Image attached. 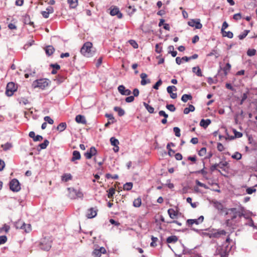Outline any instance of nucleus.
<instances>
[{"label": "nucleus", "mask_w": 257, "mask_h": 257, "mask_svg": "<svg viewBox=\"0 0 257 257\" xmlns=\"http://www.w3.org/2000/svg\"><path fill=\"white\" fill-rule=\"evenodd\" d=\"M92 43L90 42L85 43L80 50L81 53L84 56L90 57L92 56Z\"/></svg>", "instance_id": "obj_1"}, {"label": "nucleus", "mask_w": 257, "mask_h": 257, "mask_svg": "<svg viewBox=\"0 0 257 257\" xmlns=\"http://www.w3.org/2000/svg\"><path fill=\"white\" fill-rule=\"evenodd\" d=\"M231 211L230 213V218L231 219H228L226 220V223L228 226H231L232 225L231 221H233L235 220L237 217L238 219H240L241 216L243 215L242 213H241L239 210H238L236 208H233L230 209Z\"/></svg>", "instance_id": "obj_2"}, {"label": "nucleus", "mask_w": 257, "mask_h": 257, "mask_svg": "<svg viewBox=\"0 0 257 257\" xmlns=\"http://www.w3.org/2000/svg\"><path fill=\"white\" fill-rule=\"evenodd\" d=\"M48 79H40L34 81L32 83V87L34 88H39L42 89H45L49 84Z\"/></svg>", "instance_id": "obj_3"}, {"label": "nucleus", "mask_w": 257, "mask_h": 257, "mask_svg": "<svg viewBox=\"0 0 257 257\" xmlns=\"http://www.w3.org/2000/svg\"><path fill=\"white\" fill-rule=\"evenodd\" d=\"M17 90V87H16L15 84L14 82H9L7 85L6 94L8 96H11Z\"/></svg>", "instance_id": "obj_4"}, {"label": "nucleus", "mask_w": 257, "mask_h": 257, "mask_svg": "<svg viewBox=\"0 0 257 257\" xmlns=\"http://www.w3.org/2000/svg\"><path fill=\"white\" fill-rule=\"evenodd\" d=\"M10 188L13 192H18L21 190L20 184L17 179H13L10 181Z\"/></svg>", "instance_id": "obj_5"}, {"label": "nucleus", "mask_w": 257, "mask_h": 257, "mask_svg": "<svg viewBox=\"0 0 257 257\" xmlns=\"http://www.w3.org/2000/svg\"><path fill=\"white\" fill-rule=\"evenodd\" d=\"M51 241L46 238H44L40 244L41 249L45 251L49 250L51 248Z\"/></svg>", "instance_id": "obj_6"}, {"label": "nucleus", "mask_w": 257, "mask_h": 257, "mask_svg": "<svg viewBox=\"0 0 257 257\" xmlns=\"http://www.w3.org/2000/svg\"><path fill=\"white\" fill-rule=\"evenodd\" d=\"M110 14L112 16L116 15L118 19H121L122 17V13L120 12L119 9L116 6L110 8Z\"/></svg>", "instance_id": "obj_7"}, {"label": "nucleus", "mask_w": 257, "mask_h": 257, "mask_svg": "<svg viewBox=\"0 0 257 257\" xmlns=\"http://www.w3.org/2000/svg\"><path fill=\"white\" fill-rule=\"evenodd\" d=\"M97 151L95 147H91L89 150H87L86 152L84 153V156L87 159H90L93 156L96 155Z\"/></svg>", "instance_id": "obj_8"}, {"label": "nucleus", "mask_w": 257, "mask_h": 257, "mask_svg": "<svg viewBox=\"0 0 257 257\" xmlns=\"http://www.w3.org/2000/svg\"><path fill=\"white\" fill-rule=\"evenodd\" d=\"M106 251L104 247H101L99 249H95L92 252V254L95 257H100L102 254L105 253Z\"/></svg>", "instance_id": "obj_9"}, {"label": "nucleus", "mask_w": 257, "mask_h": 257, "mask_svg": "<svg viewBox=\"0 0 257 257\" xmlns=\"http://www.w3.org/2000/svg\"><path fill=\"white\" fill-rule=\"evenodd\" d=\"M83 196V194L80 192H78L76 190L73 189L70 192V197L71 199H75L76 197H81Z\"/></svg>", "instance_id": "obj_10"}, {"label": "nucleus", "mask_w": 257, "mask_h": 257, "mask_svg": "<svg viewBox=\"0 0 257 257\" xmlns=\"http://www.w3.org/2000/svg\"><path fill=\"white\" fill-rule=\"evenodd\" d=\"M147 74L145 73H142L140 75V77L142 79L141 81V84L142 85H145L147 84L150 83L151 82V81L149 79H146L147 77Z\"/></svg>", "instance_id": "obj_11"}, {"label": "nucleus", "mask_w": 257, "mask_h": 257, "mask_svg": "<svg viewBox=\"0 0 257 257\" xmlns=\"http://www.w3.org/2000/svg\"><path fill=\"white\" fill-rule=\"evenodd\" d=\"M97 215L96 210H94L93 208H90L88 210L86 214V217L88 218H92L95 217Z\"/></svg>", "instance_id": "obj_12"}, {"label": "nucleus", "mask_w": 257, "mask_h": 257, "mask_svg": "<svg viewBox=\"0 0 257 257\" xmlns=\"http://www.w3.org/2000/svg\"><path fill=\"white\" fill-rule=\"evenodd\" d=\"M75 121L79 123L85 124L86 123V120L84 115L79 114L76 116Z\"/></svg>", "instance_id": "obj_13"}, {"label": "nucleus", "mask_w": 257, "mask_h": 257, "mask_svg": "<svg viewBox=\"0 0 257 257\" xmlns=\"http://www.w3.org/2000/svg\"><path fill=\"white\" fill-rule=\"evenodd\" d=\"M25 77L26 78L29 77L30 76H33L36 73L35 70H32L30 67L26 68L25 70Z\"/></svg>", "instance_id": "obj_14"}, {"label": "nucleus", "mask_w": 257, "mask_h": 257, "mask_svg": "<svg viewBox=\"0 0 257 257\" xmlns=\"http://www.w3.org/2000/svg\"><path fill=\"white\" fill-rule=\"evenodd\" d=\"M45 51L46 55L48 56H50L53 54L54 52L55 51V49L52 46L49 45L45 47Z\"/></svg>", "instance_id": "obj_15"}, {"label": "nucleus", "mask_w": 257, "mask_h": 257, "mask_svg": "<svg viewBox=\"0 0 257 257\" xmlns=\"http://www.w3.org/2000/svg\"><path fill=\"white\" fill-rule=\"evenodd\" d=\"M81 158V155L79 151H74L72 153V157L71 159V162H75V160H80Z\"/></svg>", "instance_id": "obj_16"}, {"label": "nucleus", "mask_w": 257, "mask_h": 257, "mask_svg": "<svg viewBox=\"0 0 257 257\" xmlns=\"http://www.w3.org/2000/svg\"><path fill=\"white\" fill-rule=\"evenodd\" d=\"M174 146L175 144L172 142L168 143L167 145V149L168 151V155L171 157L175 153V151L171 148V147Z\"/></svg>", "instance_id": "obj_17"}, {"label": "nucleus", "mask_w": 257, "mask_h": 257, "mask_svg": "<svg viewBox=\"0 0 257 257\" xmlns=\"http://www.w3.org/2000/svg\"><path fill=\"white\" fill-rule=\"evenodd\" d=\"M168 213L170 217L172 219H174L177 217L178 212L172 208H170L168 210Z\"/></svg>", "instance_id": "obj_18"}, {"label": "nucleus", "mask_w": 257, "mask_h": 257, "mask_svg": "<svg viewBox=\"0 0 257 257\" xmlns=\"http://www.w3.org/2000/svg\"><path fill=\"white\" fill-rule=\"evenodd\" d=\"M178 239V238L177 236L171 235L167 238L166 241L168 243H174L177 241Z\"/></svg>", "instance_id": "obj_19"}, {"label": "nucleus", "mask_w": 257, "mask_h": 257, "mask_svg": "<svg viewBox=\"0 0 257 257\" xmlns=\"http://www.w3.org/2000/svg\"><path fill=\"white\" fill-rule=\"evenodd\" d=\"M214 207L219 211H222L223 209V205L222 203L217 201H212Z\"/></svg>", "instance_id": "obj_20"}, {"label": "nucleus", "mask_w": 257, "mask_h": 257, "mask_svg": "<svg viewBox=\"0 0 257 257\" xmlns=\"http://www.w3.org/2000/svg\"><path fill=\"white\" fill-rule=\"evenodd\" d=\"M211 123V120L209 119L206 120L202 119L200 122V126L204 128H206Z\"/></svg>", "instance_id": "obj_21"}, {"label": "nucleus", "mask_w": 257, "mask_h": 257, "mask_svg": "<svg viewBox=\"0 0 257 257\" xmlns=\"http://www.w3.org/2000/svg\"><path fill=\"white\" fill-rule=\"evenodd\" d=\"M194 27L195 29H200L202 28V25L200 23V20L199 19H194Z\"/></svg>", "instance_id": "obj_22"}, {"label": "nucleus", "mask_w": 257, "mask_h": 257, "mask_svg": "<svg viewBox=\"0 0 257 257\" xmlns=\"http://www.w3.org/2000/svg\"><path fill=\"white\" fill-rule=\"evenodd\" d=\"M15 225L16 228L23 229V227L25 226V223L21 220H19L16 222Z\"/></svg>", "instance_id": "obj_23"}, {"label": "nucleus", "mask_w": 257, "mask_h": 257, "mask_svg": "<svg viewBox=\"0 0 257 257\" xmlns=\"http://www.w3.org/2000/svg\"><path fill=\"white\" fill-rule=\"evenodd\" d=\"M114 110L118 113L119 116H123L125 114L124 110L120 107L115 106L114 107Z\"/></svg>", "instance_id": "obj_24"}, {"label": "nucleus", "mask_w": 257, "mask_h": 257, "mask_svg": "<svg viewBox=\"0 0 257 257\" xmlns=\"http://www.w3.org/2000/svg\"><path fill=\"white\" fill-rule=\"evenodd\" d=\"M192 99V96L190 94H183L181 97V100L184 102H186L188 100H191Z\"/></svg>", "instance_id": "obj_25"}, {"label": "nucleus", "mask_w": 257, "mask_h": 257, "mask_svg": "<svg viewBox=\"0 0 257 257\" xmlns=\"http://www.w3.org/2000/svg\"><path fill=\"white\" fill-rule=\"evenodd\" d=\"M143 105L149 112H150V113H153L154 112V108L153 107L149 105L145 102H143Z\"/></svg>", "instance_id": "obj_26"}, {"label": "nucleus", "mask_w": 257, "mask_h": 257, "mask_svg": "<svg viewBox=\"0 0 257 257\" xmlns=\"http://www.w3.org/2000/svg\"><path fill=\"white\" fill-rule=\"evenodd\" d=\"M49 144V142L47 140H45L43 143L39 145V147L40 148V150L45 149ZM38 150H39L38 149Z\"/></svg>", "instance_id": "obj_27"}, {"label": "nucleus", "mask_w": 257, "mask_h": 257, "mask_svg": "<svg viewBox=\"0 0 257 257\" xmlns=\"http://www.w3.org/2000/svg\"><path fill=\"white\" fill-rule=\"evenodd\" d=\"M66 122H61L57 127V130L60 132H62L66 129Z\"/></svg>", "instance_id": "obj_28"}, {"label": "nucleus", "mask_w": 257, "mask_h": 257, "mask_svg": "<svg viewBox=\"0 0 257 257\" xmlns=\"http://www.w3.org/2000/svg\"><path fill=\"white\" fill-rule=\"evenodd\" d=\"M142 204V200L140 197H138V198L135 199L133 202V205L135 207H139L141 206Z\"/></svg>", "instance_id": "obj_29"}, {"label": "nucleus", "mask_w": 257, "mask_h": 257, "mask_svg": "<svg viewBox=\"0 0 257 257\" xmlns=\"http://www.w3.org/2000/svg\"><path fill=\"white\" fill-rule=\"evenodd\" d=\"M221 33L223 37H227L228 38H232L233 36V33L230 31L226 32L224 31L223 32H221Z\"/></svg>", "instance_id": "obj_30"}, {"label": "nucleus", "mask_w": 257, "mask_h": 257, "mask_svg": "<svg viewBox=\"0 0 257 257\" xmlns=\"http://www.w3.org/2000/svg\"><path fill=\"white\" fill-rule=\"evenodd\" d=\"M110 144L113 146H116L119 145V142L117 139L114 137H111L110 139Z\"/></svg>", "instance_id": "obj_31"}, {"label": "nucleus", "mask_w": 257, "mask_h": 257, "mask_svg": "<svg viewBox=\"0 0 257 257\" xmlns=\"http://www.w3.org/2000/svg\"><path fill=\"white\" fill-rule=\"evenodd\" d=\"M133 187V183L132 182H127L123 185V188L124 190L129 191Z\"/></svg>", "instance_id": "obj_32"}, {"label": "nucleus", "mask_w": 257, "mask_h": 257, "mask_svg": "<svg viewBox=\"0 0 257 257\" xmlns=\"http://www.w3.org/2000/svg\"><path fill=\"white\" fill-rule=\"evenodd\" d=\"M230 69H231V65L229 63H227L226 64V65L224 67V68H223L224 73L225 75L227 74L228 72L230 71Z\"/></svg>", "instance_id": "obj_33"}, {"label": "nucleus", "mask_w": 257, "mask_h": 257, "mask_svg": "<svg viewBox=\"0 0 257 257\" xmlns=\"http://www.w3.org/2000/svg\"><path fill=\"white\" fill-rule=\"evenodd\" d=\"M72 179V176L70 174H65L62 176V180L67 182Z\"/></svg>", "instance_id": "obj_34"}, {"label": "nucleus", "mask_w": 257, "mask_h": 257, "mask_svg": "<svg viewBox=\"0 0 257 257\" xmlns=\"http://www.w3.org/2000/svg\"><path fill=\"white\" fill-rule=\"evenodd\" d=\"M194 73H195L198 76H202L201 70L198 66L194 67Z\"/></svg>", "instance_id": "obj_35"}, {"label": "nucleus", "mask_w": 257, "mask_h": 257, "mask_svg": "<svg viewBox=\"0 0 257 257\" xmlns=\"http://www.w3.org/2000/svg\"><path fill=\"white\" fill-rule=\"evenodd\" d=\"M68 3L72 8H75L77 6V0H68Z\"/></svg>", "instance_id": "obj_36"}, {"label": "nucleus", "mask_w": 257, "mask_h": 257, "mask_svg": "<svg viewBox=\"0 0 257 257\" xmlns=\"http://www.w3.org/2000/svg\"><path fill=\"white\" fill-rule=\"evenodd\" d=\"M231 157L234 159L239 160L241 159L242 155L240 153L236 152L232 155Z\"/></svg>", "instance_id": "obj_37"}, {"label": "nucleus", "mask_w": 257, "mask_h": 257, "mask_svg": "<svg viewBox=\"0 0 257 257\" xmlns=\"http://www.w3.org/2000/svg\"><path fill=\"white\" fill-rule=\"evenodd\" d=\"M249 30H245L243 31V32L241 34H240L239 36H238V38L240 40H242L248 34V33L249 32Z\"/></svg>", "instance_id": "obj_38"}, {"label": "nucleus", "mask_w": 257, "mask_h": 257, "mask_svg": "<svg viewBox=\"0 0 257 257\" xmlns=\"http://www.w3.org/2000/svg\"><path fill=\"white\" fill-rule=\"evenodd\" d=\"M203 220L204 217L203 216L201 215L199 216L197 219H194V224L195 223L196 224H199L200 223H202L203 221Z\"/></svg>", "instance_id": "obj_39"}, {"label": "nucleus", "mask_w": 257, "mask_h": 257, "mask_svg": "<svg viewBox=\"0 0 257 257\" xmlns=\"http://www.w3.org/2000/svg\"><path fill=\"white\" fill-rule=\"evenodd\" d=\"M115 193V189L113 188H110L108 190V197L109 198H112Z\"/></svg>", "instance_id": "obj_40"}, {"label": "nucleus", "mask_w": 257, "mask_h": 257, "mask_svg": "<svg viewBox=\"0 0 257 257\" xmlns=\"http://www.w3.org/2000/svg\"><path fill=\"white\" fill-rule=\"evenodd\" d=\"M167 90L168 93H172V92H173V91H177V88L176 87V86L174 85L169 86L167 88Z\"/></svg>", "instance_id": "obj_41"}, {"label": "nucleus", "mask_w": 257, "mask_h": 257, "mask_svg": "<svg viewBox=\"0 0 257 257\" xmlns=\"http://www.w3.org/2000/svg\"><path fill=\"white\" fill-rule=\"evenodd\" d=\"M190 112H193V105L190 104L189 107H186L184 109V114H188Z\"/></svg>", "instance_id": "obj_42"}, {"label": "nucleus", "mask_w": 257, "mask_h": 257, "mask_svg": "<svg viewBox=\"0 0 257 257\" xmlns=\"http://www.w3.org/2000/svg\"><path fill=\"white\" fill-rule=\"evenodd\" d=\"M129 44L135 49L138 48V44L135 40H130L128 41Z\"/></svg>", "instance_id": "obj_43"}, {"label": "nucleus", "mask_w": 257, "mask_h": 257, "mask_svg": "<svg viewBox=\"0 0 257 257\" xmlns=\"http://www.w3.org/2000/svg\"><path fill=\"white\" fill-rule=\"evenodd\" d=\"M105 116L106 117L108 118V119L111 120V123H114L115 121V118L113 117V114H111V113H106L105 114Z\"/></svg>", "instance_id": "obj_44"}, {"label": "nucleus", "mask_w": 257, "mask_h": 257, "mask_svg": "<svg viewBox=\"0 0 257 257\" xmlns=\"http://www.w3.org/2000/svg\"><path fill=\"white\" fill-rule=\"evenodd\" d=\"M174 132L175 133V136L177 137H179L181 136L180 129L178 127H174L173 128Z\"/></svg>", "instance_id": "obj_45"}, {"label": "nucleus", "mask_w": 257, "mask_h": 257, "mask_svg": "<svg viewBox=\"0 0 257 257\" xmlns=\"http://www.w3.org/2000/svg\"><path fill=\"white\" fill-rule=\"evenodd\" d=\"M151 239H152V241L150 244L151 246H152V247L156 246L157 245L156 242L158 240V238L152 236Z\"/></svg>", "instance_id": "obj_46"}, {"label": "nucleus", "mask_w": 257, "mask_h": 257, "mask_svg": "<svg viewBox=\"0 0 257 257\" xmlns=\"http://www.w3.org/2000/svg\"><path fill=\"white\" fill-rule=\"evenodd\" d=\"M12 145L10 143H7L5 145H2V147L3 148L4 150L7 151L9 150L12 147Z\"/></svg>", "instance_id": "obj_47"}, {"label": "nucleus", "mask_w": 257, "mask_h": 257, "mask_svg": "<svg viewBox=\"0 0 257 257\" xmlns=\"http://www.w3.org/2000/svg\"><path fill=\"white\" fill-rule=\"evenodd\" d=\"M44 119L45 121L48 122L50 124H52L54 123V120L49 116H46L44 117Z\"/></svg>", "instance_id": "obj_48"}, {"label": "nucleus", "mask_w": 257, "mask_h": 257, "mask_svg": "<svg viewBox=\"0 0 257 257\" xmlns=\"http://www.w3.org/2000/svg\"><path fill=\"white\" fill-rule=\"evenodd\" d=\"M23 229L25 230L26 232H29L31 230V226L30 224H26Z\"/></svg>", "instance_id": "obj_49"}, {"label": "nucleus", "mask_w": 257, "mask_h": 257, "mask_svg": "<svg viewBox=\"0 0 257 257\" xmlns=\"http://www.w3.org/2000/svg\"><path fill=\"white\" fill-rule=\"evenodd\" d=\"M166 108L172 112H174L176 110V107L173 104H167Z\"/></svg>", "instance_id": "obj_50"}, {"label": "nucleus", "mask_w": 257, "mask_h": 257, "mask_svg": "<svg viewBox=\"0 0 257 257\" xmlns=\"http://www.w3.org/2000/svg\"><path fill=\"white\" fill-rule=\"evenodd\" d=\"M162 81L161 79L159 80L155 84V85L153 86V88L155 89H159V87L162 84Z\"/></svg>", "instance_id": "obj_51"}, {"label": "nucleus", "mask_w": 257, "mask_h": 257, "mask_svg": "<svg viewBox=\"0 0 257 257\" xmlns=\"http://www.w3.org/2000/svg\"><path fill=\"white\" fill-rule=\"evenodd\" d=\"M7 241V237L6 235L0 236V245L5 243Z\"/></svg>", "instance_id": "obj_52"}, {"label": "nucleus", "mask_w": 257, "mask_h": 257, "mask_svg": "<svg viewBox=\"0 0 257 257\" xmlns=\"http://www.w3.org/2000/svg\"><path fill=\"white\" fill-rule=\"evenodd\" d=\"M206 153V149L205 148H201L198 152V154L200 156H204Z\"/></svg>", "instance_id": "obj_53"}, {"label": "nucleus", "mask_w": 257, "mask_h": 257, "mask_svg": "<svg viewBox=\"0 0 257 257\" xmlns=\"http://www.w3.org/2000/svg\"><path fill=\"white\" fill-rule=\"evenodd\" d=\"M256 50L254 49H249L247 52L248 56H252L255 54Z\"/></svg>", "instance_id": "obj_54"}, {"label": "nucleus", "mask_w": 257, "mask_h": 257, "mask_svg": "<svg viewBox=\"0 0 257 257\" xmlns=\"http://www.w3.org/2000/svg\"><path fill=\"white\" fill-rule=\"evenodd\" d=\"M10 229V226L6 224H5L3 225V227L0 229V230H4L6 233H7L9 231Z\"/></svg>", "instance_id": "obj_55"}, {"label": "nucleus", "mask_w": 257, "mask_h": 257, "mask_svg": "<svg viewBox=\"0 0 257 257\" xmlns=\"http://www.w3.org/2000/svg\"><path fill=\"white\" fill-rule=\"evenodd\" d=\"M125 89V87H124V85H119L118 88H117V89H118V92L122 95L123 94V93L124 92V91Z\"/></svg>", "instance_id": "obj_56"}, {"label": "nucleus", "mask_w": 257, "mask_h": 257, "mask_svg": "<svg viewBox=\"0 0 257 257\" xmlns=\"http://www.w3.org/2000/svg\"><path fill=\"white\" fill-rule=\"evenodd\" d=\"M246 193L248 194H251L252 193L255 192L256 191V189L254 188H248L246 189Z\"/></svg>", "instance_id": "obj_57"}, {"label": "nucleus", "mask_w": 257, "mask_h": 257, "mask_svg": "<svg viewBox=\"0 0 257 257\" xmlns=\"http://www.w3.org/2000/svg\"><path fill=\"white\" fill-rule=\"evenodd\" d=\"M65 79V77L63 76H58L55 80L57 81L58 83H61L64 81Z\"/></svg>", "instance_id": "obj_58"}, {"label": "nucleus", "mask_w": 257, "mask_h": 257, "mask_svg": "<svg viewBox=\"0 0 257 257\" xmlns=\"http://www.w3.org/2000/svg\"><path fill=\"white\" fill-rule=\"evenodd\" d=\"M213 55H215L216 58L218 57V54L216 50H213L212 51V52H211L210 53L207 54L208 56H211Z\"/></svg>", "instance_id": "obj_59"}, {"label": "nucleus", "mask_w": 257, "mask_h": 257, "mask_svg": "<svg viewBox=\"0 0 257 257\" xmlns=\"http://www.w3.org/2000/svg\"><path fill=\"white\" fill-rule=\"evenodd\" d=\"M217 149L219 152H222L224 150V147L221 143H218L217 144Z\"/></svg>", "instance_id": "obj_60"}, {"label": "nucleus", "mask_w": 257, "mask_h": 257, "mask_svg": "<svg viewBox=\"0 0 257 257\" xmlns=\"http://www.w3.org/2000/svg\"><path fill=\"white\" fill-rule=\"evenodd\" d=\"M155 51L157 53H161L162 51V48L161 47H160V45L159 44H157L155 46Z\"/></svg>", "instance_id": "obj_61"}, {"label": "nucleus", "mask_w": 257, "mask_h": 257, "mask_svg": "<svg viewBox=\"0 0 257 257\" xmlns=\"http://www.w3.org/2000/svg\"><path fill=\"white\" fill-rule=\"evenodd\" d=\"M50 66L55 70H59L60 69V66L57 63L51 64H50Z\"/></svg>", "instance_id": "obj_62"}, {"label": "nucleus", "mask_w": 257, "mask_h": 257, "mask_svg": "<svg viewBox=\"0 0 257 257\" xmlns=\"http://www.w3.org/2000/svg\"><path fill=\"white\" fill-rule=\"evenodd\" d=\"M43 139V138L42 136L38 135L37 136H35L34 139H33V141L34 142L41 141Z\"/></svg>", "instance_id": "obj_63"}, {"label": "nucleus", "mask_w": 257, "mask_h": 257, "mask_svg": "<svg viewBox=\"0 0 257 257\" xmlns=\"http://www.w3.org/2000/svg\"><path fill=\"white\" fill-rule=\"evenodd\" d=\"M241 18V14L240 13H237V14H235L233 15V19L236 20V21H237V20H240Z\"/></svg>", "instance_id": "obj_64"}]
</instances>
